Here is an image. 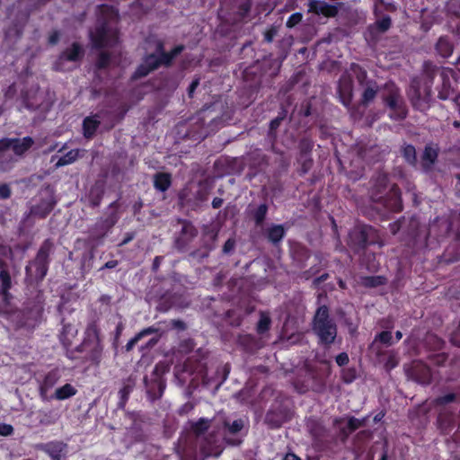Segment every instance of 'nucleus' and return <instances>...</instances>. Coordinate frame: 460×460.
<instances>
[{
	"mask_svg": "<svg viewBox=\"0 0 460 460\" xmlns=\"http://www.w3.org/2000/svg\"><path fill=\"white\" fill-rule=\"evenodd\" d=\"M78 155H79L78 150H71L65 156L60 157L57 161L56 166L59 167V166L69 164L75 162L77 159Z\"/></svg>",
	"mask_w": 460,
	"mask_h": 460,
	"instance_id": "nucleus-12",
	"label": "nucleus"
},
{
	"mask_svg": "<svg viewBox=\"0 0 460 460\" xmlns=\"http://www.w3.org/2000/svg\"><path fill=\"white\" fill-rule=\"evenodd\" d=\"M61 460V459H60Z\"/></svg>",
	"mask_w": 460,
	"mask_h": 460,
	"instance_id": "nucleus-48",
	"label": "nucleus"
},
{
	"mask_svg": "<svg viewBox=\"0 0 460 460\" xmlns=\"http://www.w3.org/2000/svg\"><path fill=\"white\" fill-rule=\"evenodd\" d=\"M383 415L382 414H377L376 417H375V420H380L382 419Z\"/></svg>",
	"mask_w": 460,
	"mask_h": 460,
	"instance_id": "nucleus-40",
	"label": "nucleus"
},
{
	"mask_svg": "<svg viewBox=\"0 0 460 460\" xmlns=\"http://www.w3.org/2000/svg\"><path fill=\"white\" fill-rule=\"evenodd\" d=\"M390 19L388 17H385L377 22V26L381 31H385L390 27Z\"/></svg>",
	"mask_w": 460,
	"mask_h": 460,
	"instance_id": "nucleus-22",
	"label": "nucleus"
},
{
	"mask_svg": "<svg viewBox=\"0 0 460 460\" xmlns=\"http://www.w3.org/2000/svg\"><path fill=\"white\" fill-rule=\"evenodd\" d=\"M108 57L105 54H102L100 58L99 65L100 66H104L108 64Z\"/></svg>",
	"mask_w": 460,
	"mask_h": 460,
	"instance_id": "nucleus-31",
	"label": "nucleus"
},
{
	"mask_svg": "<svg viewBox=\"0 0 460 460\" xmlns=\"http://www.w3.org/2000/svg\"><path fill=\"white\" fill-rule=\"evenodd\" d=\"M99 125V120L95 117H88L84 120V135L91 137Z\"/></svg>",
	"mask_w": 460,
	"mask_h": 460,
	"instance_id": "nucleus-7",
	"label": "nucleus"
},
{
	"mask_svg": "<svg viewBox=\"0 0 460 460\" xmlns=\"http://www.w3.org/2000/svg\"><path fill=\"white\" fill-rule=\"evenodd\" d=\"M456 105L458 106L459 112H460V96H457V97H456Z\"/></svg>",
	"mask_w": 460,
	"mask_h": 460,
	"instance_id": "nucleus-38",
	"label": "nucleus"
},
{
	"mask_svg": "<svg viewBox=\"0 0 460 460\" xmlns=\"http://www.w3.org/2000/svg\"><path fill=\"white\" fill-rule=\"evenodd\" d=\"M402 332H399V331H398V332H396V340H397V341H399V340H401V339H402Z\"/></svg>",
	"mask_w": 460,
	"mask_h": 460,
	"instance_id": "nucleus-37",
	"label": "nucleus"
},
{
	"mask_svg": "<svg viewBox=\"0 0 460 460\" xmlns=\"http://www.w3.org/2000/svg\"><path fill=\"white\" fill-rule=\"evenodd\" d=\"M80 53V47L76 44H73V46L60 57V60L75 61L79 58Z\"/></svg>",
	"mask_w": 460,
	"mask_h": 460,
	"instance_id": "nucleus-9",
	"label": "nucleus"
},
{
	"mask_svg": "<svg viewBox=\"0 0 460 460\" xmlns=\"http://www.w3.org/2000/svg\"><path fill=\"white\" fill-rule=\"evenodd\" d=\"M117 38V31L111 26H103L92 33L93 42L99 47L111 46Z\"/></svg>",
	"mask_w": 460,
	"mask_h": 460,
	"instance_id": "nucleus-4",
	"label": "nucleus"
},
{
	"mask_svg": "<svg viewBox=\"0 0 460 460\" xmlns=\"http://www.w3.org/2000/svg\"><path fill=\"white\" fill-rule=\"evenodd\" d=\"M66 446L61 442H53L46 446V452L53 460H60Z\"/></svg>",
	"mask_w": 460,
	"mask_h": 460,
	"instance_id": "nucleus-6",
	"label": "nucleus"
},
{
	"mask_svg": "<svg viewBox=\"0 0 460 460\" xmlns=\"http://www.w3.org/2000/svg\"><path fill=\"white\" fill-rule=\"evenodd\" d=\"M266 211H267V208L262 205V206H260V208H258V211H257V214H256V220H257V223H261L266 214Z\"/></svg>",
	"mask_w": 460,
	"mask_h": 460,
	"instance_id": "nucleus-24",
	"label": "nucleus"
},
{
	"mask_svg": "<svg viewBox=\"0 0 460 460\" xmlns=\"http://www.w3.org/2000/svg\"><path fill=\"white\" fill-rule=\"evenodd\" d=\"M348 425H349V430L352 431V430L358 429L361 424H360V421L357 419H349L348 421Z\"/></svg>",
	"mask_w": 460,
	"mask_h": 460,
	"instance_id": "nucleus-27",
	"label": "nucleus"
},
{
	"mask_svg": "<svg viewBox=\"0 0 460 460\" xmlns=\"http://www.w3.org/2000/svg\"><path fill=\"white\" fill-rule=\"evenodd\" d=\"M266 38H267V40H268V41H270V40H271L272 36H271V35H270V34L268 33V34L266 35Z\"/></svg>",
	"mask_w": 460,
	"mask_h": 460,
	"instance_id": "nucleus-43",
	"label": "nucleus"
},
{
	"mask_svg": "<svg viewBox=\"0 0 460 460\" xmlns=\"http://www.w3.org/2000/svg\"><path fill=\"white\" fill-rule=\"evenodd\" d=\"M243 427V421L241 420H234L232 425L229 427V429L232 432H237L242 429Z\"/></svg>",
	"mask_w": 460,
	"mask_h": 460,
	"instance_id": "nucleus-23",
	"label": "nucleus"
},
{
	"mask_svg": "<svg viewBox=\"0 0 460 460\" xmlns=\"http://www.w3.org/2000/svg\"><path fill=\"white\" fill-rule=\"evenodd\" d=\"M234 242H233L232 240H228V241L226 243L225 246H224V251H225V252H229V251H231V250L233 249V247H234Z\"/></svg>",
	"mask_w": 460,
	"mask_h": 460,
	"instance_id": "nucleus-32",
	"label": "nucleus"
},
{
	"mask_svg": "<svg viewBox=\"0 0 460 460\" xmlns=\"http://www.w3.org/2000/svg\"><path fill=\"white\" fill-rule=\"evenodd\" d=\"M283 460H299V458L294 454H287Z\"/></svg>",
	"mask_w": 460,
	"mask_h": 460,
	"instance_id": "nucleus-33",
	"label": "nucleus"
},
{
	"mask_svg": "<svg viewBox=\"0 0 460 460\" xmlns=\"http://www.w3.org/2000/svg\"><path fill=\"white\" fill-rule=\"evenodd\" d=\"M395 365H396V362H393V363H391V364H390V363H387V366H388L389 367H394Z\"/></svg>",
	"mask_w": 460,
	"mask_h": 460,
	"instance_id": "nucleus-42",
	"label": "nucleus"
},
{
	"mask_svg": "<svg viewBox=\"0 0 460 460\" xmlns=\"http://www.w3.org/2000/svg\"><path fill=\"white\" fill-rule=\"evenodd\" d=\"M391 340H392V334L391 332H381L376 338V340L374 341L372 346H371V349L373 350H378V349L376 348V343L378 341L384 343V344H386V345H389L391 344Z\"/></svg>",
	"mask_w": 460,
	"mask_h": 460,
	"instance_id": "nucleus-13",
	"label": "nucleus"
},
{
	"mask_svg": "<svg viewBox=\"0 0 460 460\" xmlns=\"http://www.w3.org/2000/svg\"><path fill=\"white\" fill-rule=\"evenodd\" d=\"M129 240H130V238L126 239V240L123 242V243H127V242H128Z\"/></svg>",
	"mask_w": 460,
	"mask_h": 460,
	"instance_id": "nucleus-45",
	"label": "nucleus"
},
{
	"mask_svg": "<svg viewBox=\"0 0 460 460\" xmlns=\"http://www.w3.org/2000/svg\"><path fill=\"white\" fill-rule=\"evenodd\" d=\"M387 103L391 108H395L398 106L399 100L396 94H393L390 98L387 99Z\"/></svg>",
	"mask_w": 460,
	"mask_h": 460,
	"instance_id": "nucleus-28",
	"label": "nucleus"
},
{
	"mask_svg": "<svg viewBox=\"0 0 460 460\" xmlns=\"http://www.w3.org/2000/svg\"><path fill=\"white\" fill-rule=\"evenodd\" d=\"M197 85H198V82L197 81L193 82L190 85V92L194 91V89L196 88Z\"/></svg>",
	"mask_w": 460,
	"mask_h": 460,
	"instance_id": "nucleus-34",
	"label": "nucleus"
},
{
	"mask_svg": "<svg viewBox=\"0 0 460 460\" xmlns=\"http://www.w3.org/2000/svg\"><path fill=\"white\" fill-rule=\"evenodd\" d=\"M57 38H58V35H57V34L52 35V36L50 37V41H51L52 43H55V42L57 41Z\"/></svg>",
	"mask_w": 460,
	"mask_h": 460,
	"instance_id": "nucleus-35",
	"label": "nucleus"
},
{
	"mask_svg": "<svg viewBox=\"0 0 460 460\" xmlns=\"http://www.w3.org/2000/svg\"><path fill=\"white\" fill-rule=\"evenodd\" d=\"M111 17H116V13L113 10H111Z\"/></svg>",
	"mask_w": 460,
	"mask_h": 460,
	"instance_id": "nucleus-44",
	"label": "nucleus"
},
{
	"mask_svg": "<svg viewBox=\"0 0 460 460\" xmlns=\"http://www.w3.org/2000/svg\"><path fill=\"white\" fill-rule=\"evenodd\" d=\"M404 156L409 163H413L415 160V149L411 146H408L403 150Z\"/></svg>",
	"mask_w": 460,
	"mask_h": 460,
	"instance_id": "nucleus-17",
	"label": "nucleus"
},
{
	"mask_svg": "<svg viewBox=\"0 0 460 460\" xmlns=\"http://www.w3.org/2000/svg\"><path fill=\"white\" fill-rule=\"evenodd\" d=\"M348 361H349V357L345 353H341V354L338 355L336 358V362L339 366L346 365L348 363Z\"/></svg>",
	"mask_w": 460,
	"mask_h": 460,
	"instance_id": "nucleus-25",
	"label": "nucleus"
},
{
	"mask_svg": "<svg viewBox=\"0 0 460 460\" xmlns=\"http://www.w3.org/2000/svg\"><path fill=\"white\" fill-rule=\"evenodd\" d=\"M220 203H221V201H220V200H217V199H215V200L213 201V206H214L215 208H217V207L220 205Z\"/></svg>",
	"mask_w": 460,
	"mask_h": 460,
	"instance_id": "nucleus-36",
	"label": "nucleus"
},
{
	"mask_svg": "<svg viewBox=\"0 0 460 460\" xmlns=\"http://www.w3.org/2000/svg\"><path fill=\"white\" fill-rule=\"evenodd\" d=\"M314 330L323 342L331 343L336 337V327L328 320V310L324 306L315 314Z\"/></svg>",
	"mask_w": 460,
	"mask_h": 460,
	"instance_id": "nucleus-1",
	"label": "nucleus"
},
{
	"mask_svg": "<svg viewBox=\"0 0 460 460\" xmlns=\"http://www.w3.org/2000/svg\"><path fill=\"white\" fill-rule=\"evenodd\" d=\"M438 152L435 147L432 146H427L425 148L424 154H423V159L429 164H431L435 159L437 158Z\"/></svg>",
	"mask_w": 460,
	"mask_h": 460,
	"instance_id": "nucleus-15",
	"label": "nucleus"
},
{
	"mask_svg": "<svg viewBox=\"0 0 460 460\" xmlns=\"http://www.w3.org/2000/svg\"><path fill=\"white\" fill-rule=\"evenodd\" d=\"M453 400V395H448L446 397V401L447 402H449V401H452Z\"/></svg>",
	"mask_w": 460,
	"mask_h": 460,
	"instance_id": "nucleus-41",
	"label": "nucleus"
},
{
	"mask_svg": "<svg viewBox=\"0 0 460 460\" xmlns=\"http://www.w3.org/2000/svg\"><path fill=\"white\" fill-rule=\"evenodd\" d=\"M10 195V190L7 185H0V199L8 198Z\"/></svg>",
	"mask_w": 460,
	"mask_h": 460,
	"instance_id": "nucleus-26",
	"label": "nucleus"
},
{
	"mask_svg": "<svg viewBox=\"0 0 460 460\" xmlns=\"http://www.w3.org/2000/svg\"><path fill=\"white\" fill-rule=\"evenodd\" d=\"M376 94V90L372 87H367L363 93V100L365 102H370Z\"/></svg>",
	"mask_w": 460,
	"mask_h": 460,
	"instance_id": "nucleus-19",
	"label": "nucleus"
},
{
	"mask_svg": "<svg viewBox=\"0 0 460 460\" xmlns=\"http://www.w3.org/2000/svg\"><path fill=\"white\" fill-rule=\"evenodd\" d=\"M170 176L166 173H159L155 178V186L156 189L164 191L170 185Z\"/></svg>",
	"mask_w": 460,
	"mask_h": 460,
	"instance_id": "nucleus-11",
	"label": "nucleus"
},
{
	"mask_svg": "<svg viewBox=\"0 0 460 460\" xmlns=\"http://www.w3.org/2000/svg\"><path fill=\"white\" fill-rule=\"evenodd\" d=\"M283 235H284V228L281 226H272L269 230V238L272 242L279 241L280 239H282Z\"/></svg>",
	"mask_w": 460,
	"mask_h": 460,
	"instance_id": "nucleus-14",
	"label": "nucleus"
},
{
	"mask_svg": "<svg viewBox=\"0 0 460 460\" xmlns=\"http://www.w3.org/2000/svg\"><path fill=\"white\" fill-rule=\"evenodd\" d=\"M31 137L22 139H2L0 140V153L13 151L16 155H22L32 145Z\"/></svg>",
	"mask_w": 460,
	"mask_h": 460,
	"instance_id": "nucleus-3",
	"label": "nucleus"
},
{
	"mask_svg": "<svg viewBox=\"0 0 460 460\" xmlns=\"http://www.w3.org/2000/svg\"><path fill=\"white\" fill-rule=\"evenodd\" d=\"M181 47H177L171 54H164L161 51H157L156 54L149 55L137 68V75H146L149 72L157 68L161 64L168 65L171 60L181 51Z\"/></svg>",
	"mask_w": 460,
	"mask_h": 460,
	"instance_id": "nucleus-2",
	"label": "nucleus"
},
{
	"mask_svg": "<svg viewBox=\"0 0 460 460\" xmlns=\"http://www.w3.org/2000/svg\"><path fill=\"white\" fill-rule=\"evenodd\" d=\"M302 19V15L300 13L292 14L287 22L288 27H293L297 24Z\"/></svg>",
	"mask_w": 460,
	"mask_h": 460,
	"instance_id": "nucleus-21",
	"label": "nucleus"
},
{
	"mask_svg": "<svg viewBox=\"0 0 460 460\" xmlns=\"http://www.w3.org/2000/svg\"><path fill=\"white\" fill-rule=\"evenodd\" d=\"M76 390L74 386L69 384L63 385L62 387L56 390L55 396L58 400H65L75 395Z\"/></svg>",
	"mask_w": 460,
	"mask_h": 460,
	"instance_id": "nucleus-8",
	"label": "nucleus"
},
{
	"mask_svg": "<svg viewBox=\"0 0 460 460\" xmlns=\"http://www.w3.org/2000/svg\"><path fill=\"white\" fill-rule=\"evenodd\" d=\"M208 428V420L206 419H200L192 426V429L197 435L202 434Z\"/></svg>",
	"mask_w": 460,
	"mask_h": 460,
	"instance_id": "nucleus-16",
	"label": "nucleus"
},
{
	"mask_svg": "<svg viewBox=\"0 0 460 460\" xmlns=\"http://www.w3.org/2000/svg\"><path fill=\"white\" fill-rule=\"evenodd\" d=\"M309 9L310 11L323 14L324 16H333L336 13L335 7L318 0L310 1Z\"/></svg>",
	"mask_w": 460,
	"mask_h": 460,
	"instance_id": "nucleus-5",
	"label": "nucleus"
},
{
	"mask_svg": "<svg viewBox=\"0 0 460 460\" xmlns=\"http://www.w3.org/2000/svg\"><path fill=\"white\" fill-rule=\"evenodd\" d=\"M447 73L453 75V72H452L451 70H449V69L445 70V71L443 72V75H447Z\"/></svg>",
	"mask_w": 460,
	"mask_h": 460,
	"instance_id": "nucleus-39",
	"label": "nucleus"
},
{
	"mask_svg": "<svg viewBox=\"0 0 460 460\" xmlns=\"http://www.w3.org/2000/svg\"><path fill=\"white\" fill-rule=\"evenodd\" d=\"M3 289H4V296H6V293H5L6 289H4V288H3Z\"/></svg>",
	"mask_w": 460,
	"mask_h": 460,
	"instance_id": "nucleus-46",
	"label": "nucleus"
},
{
	"mask_svg": "<svg viewBox=\"0 0 460 460\" xmlns=\"http://www.w3.org/2000/svg\"><path fill=\"white\" fill-rule=\"evenodd\" d=\"M269 325H270V319L268 316H265V315H262L259 323H258V330L259 332H265L266 330H268L269 328Z\"/></svg>",
	"mask_w": 460,
	"mask_h": 460,
	"instance_id": "nucleus-18",
	"label": "nucleus"
},
{
	"mask_svg": "<svg viewBox=\"0 0 460 460\" xmlns=\"http://www.w3.org/2000/svg\"><path fill=\"white\" fill-rule=\"evenodd\" d=\"M1 279L3 280V286L4 289H7L9 288V278L5 272L1 273Z\"/></svg>",
	"mask_w": 460,
	"mask_h": 460,
	"instance_id": "nucleus-30",
	"label": "nucleus"
},
{
	"mask_svg": "<svg viewBox=\"0 0 460 460\" xmlns=\"http://www.w3.org/2000/svg\"><path fill=\"white\" fill-rule=\"evenodd\" d=\"M458 66H460V60H459V63H458ZM458 69H460V67H458Z\"/></svg>",
	"mask_w": 460,
	"mask_h": 460,
	"instance_id": "nucleus-47",
	"label": "nucleus"
},
{
	"mask_svg": "<svg viewBox=\"0 0 460 460\" xmlns=\"http://www.w3.org/2000/svg\"><path fill=\"white\" fill-rule=\"evenodd\" d=\"M452 45L451 43L444 38L439 39L437 44L438 52L443 57H448L452 53Z\"/></svg>",
	"mask_w": 460,
	"mask_h": 460,
	"instance_id": "nucleus-10",
	"label": "nucleus"
},
{
	"mask_svg": "<svg viewBox=\"0 0 460 460\" xmlns=\"http://www.w3.org/2000/svg\"><path fill=\"white\" fill-rule=\"evenodd\" d=\"M151 332V330L150 329H147V330H145L143 331L142 332H140L139 334H137L134 339H132L131 341H128V343L127 344V348L128 349H130L138 341L139 339L143 336V335H146L147 333H150Z\"/></svg>",
	"mask_w": 460,
	"mask_h": 460,
	"instance_id": "nucleus-20",
	"label": "nucleus"
},
{
	"mask_svg": "<svg viewBox=\"0 0 460 460\" xmlns=\"http://www.w3.org/2000/svg\"><path fill=\"white\" fill-rule=\"evenodd\" d=\"M13 428L10 425H0V435L7 436L11 434Z\"/></svg>",
	"mask_w": 460,
	"mask_h": 460,
	"instance_id": "nucleus-29",
	"label": "nucleus"
}]
</instances>
